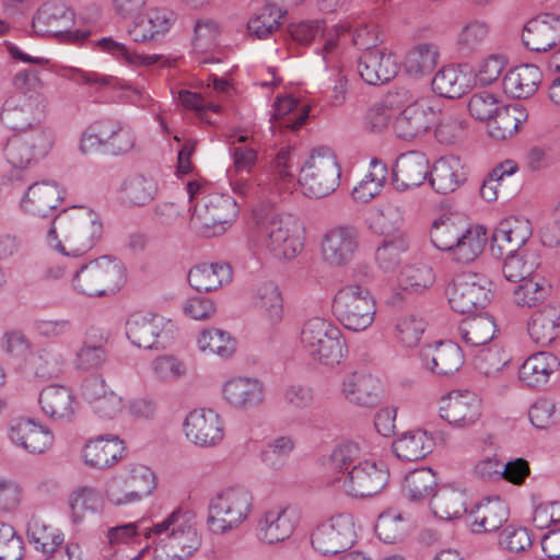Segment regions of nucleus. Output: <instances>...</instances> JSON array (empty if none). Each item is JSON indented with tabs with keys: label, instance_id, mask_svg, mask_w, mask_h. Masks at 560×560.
<instances>
[{
	"label": "nucleus",
	"instance_id": "14",
	"mask_svg": "<svg viewBox=\"0 0 560 560\" xmlns=\"http://www.w3.org/2000/svg\"><path fill=\"white\" fill-rule=\"evenodd\" d=\"M451 307L460 314L483 308L490 300V281L483 275L462 272L446 288Z\"/></svg>",
	"mask_w": 560,
	"mask_h": 560
},
{
	"label": "nucleus",
	"instance_id": "5",
	"mask_svg": "<svg viewBox=\"0 0 560 560\" xmlns=\"http://www.w3.org/2000/svg\"><path fill=\"white\" fill-rule=\"evenodd\" d=\"M300 339L307 355L325 365L338 364L347 352L341 330L322 317L307 319L302 326Z\"/></svg>",
	"mask_w": 560,
	"mask_h": 560
},
{
	"label": "nucleus",
	"instance_id": "45",
	"mask_svg": "<svg viewBox=\"0 0 560 560\" xmlns=\"http://www.w3.org/2000/svg\"><path fill=\"white\" fill-rule=\"evenodd\" d=\"M457 330L466 346L483 348L494 338L497 325L492 316L479 314L462 320Z\"/></svg>",
	"mask_w": 560,
	"mask_h": 560
},
{
	"label": "nucleus",
	"instance_id": "56",
	"mask_svg": "<svg viewBox=\"0 0 560 560\" xmlns=\"http://www.w3.org/2000/svg\"><path fill=\"white\" fill-rule=\"evenodd\" d=\"M285 13L284 10L275 3H267L248 21V33L259 39L267 38L278 30Z\"/></svg>",
	"mask_w": 560,
	"mask_h": 560
},
{
	"label": "nucleus",
	"instance_id": "52",
	"mask_svg": "<svg viewBox=\"0 0 560 560\" xmlns=\"http://www.w3.org/2000/svg\"><path fill=\"white\" fill-rule=\"evenodd\" d=\"M121 191L129 203L144 206L154 198L158 186L153 177L136 173L124 180Z\"/></svg>",
	"mask_w": 560,
	"mask_h": 560
},
{
	"label": "nucleus",
	"instance_id": "46",
	"mask_svg": "<svg viewBox=\"0 0 560 560\" xmlns=\"http://www.w3.org/2000/svg\"><path fill=\"white\" fill-rule=\"evenodd\" d=\"M526 119L527 114L522 106H503L488 122V133L495 140H505L515 135Z\"/></svg>",
	"mask_w": 560,
	"mask_h": 560
},
{
	"label": "nucleus",
	"instance_id": "36",
	"mask_svg": "<svg viewBox=\"0 0 560 560\" xmlns=\"http://www.w3.org/2000/svg\"><path fill=\"white\" fill-rule=\"evenodd\" d=\"M527 331L535 343L551 345L560 336V306L547 305L535 312L527 323Z\"/></svg>",
	"mask_w": 560,
	"mask_h": 560
},
{
	"label": "nucleus",
	"instance_id": "58",
	"mask_svg": "<svg viewBox=\"0 0 560 560\" xmlns=\"http://www.w3.org/2000/svg\"><path fill=\"white\" fill-rule=\"evenodd\" d=\"M438 478L431 468H421L410 471L404 482V492L411 501H420L428 498Z\"/></svg>",
	"mask_w": 560,
	"mask_h": 560
},
{
	"label": "nucleus",
	"instance_id": "16",
	"mask_svg": "<svg viewBox=\"0 0 560 560\" xmlns=\"http://www.w3.org/2000/svg\"><path fill=\"white\" fill-rule=\"evenodd\" d=\"M74 14L66 3L57 0L44 2L36 11L32 27L40 36H52L61 42L74 43L79 35L71 31Z\"/></svg>",
	"mask_w": 560,
	"mask_h": 560
},
{
	"label": "nucleus",
	"instance_id": "23",
	"mask_svg": "<svg viewBox=\"0 0 560 560\" xmlns=\"http://www.w3.org/2000/svg\"><path fill=\"white\" fill-rule=\"evenodd\" d=\"M296 523L294 510L275 506L260 515L257 523V537L269 545L284 541L293 534Z\"/></svg>",
	"mask_w": 560,
	"mask_h": 560
},
{
	"label": "nucleus",
	"instance_id": "4",
	"mask_svg": "<svg viewBox=\"0 0 560 560\" xmlns=\"http://www.w3.org/2000/svg\"><path fill=\"white\" fill-rule=\"evenodd\" d=\"M296 152L292 147L281 148L275 155L270 173L266 179H259L257 183L246 180H232L233 190L242 196H255L261 201L265 199L270 203H276L283 194H290L294 187V172L296 166Z\"/></svg>",
	"mask_w": 560,
	"mask_h": 560
},
{
	"label": "nucleus",
	"instance_id": "11",
	"mask_svg": "<svg viewBox=\"0 0 560 560\" xmlns=\"http://www.w3.org/2000/svg\"><path fill=\"white\" fill-rule=\"evenodd\" d=\"M55 140L54 130L44 125L19 131L7 141L5 159L15 168H30L49 154Z\"/></svg>",
	"mask_w": 560,
	"mask_h": 560
},
{
	"label": "nucleus",
	"instance_id": "62",
	"mask_svg": "<svg viewBox=\"0 0 560 560\" xmlns=\"http://www.w3.org/2000/svg\"><path fill=\"white\" fill-rule=\"evenodd\" d=\"M372 171L353 188L352 196L355 200L368 202L378 192L386 178V165L380 161H372Z\"/></svg>",
	"mask_w": 560,
	"mask_h": 560
},
{
	"label": "nucleus",
	"instance_id": "55",
	"mask_svg": "<svg viewBox=\"0 0 560 560\" xmlns=\"http://www.w3.org/2000/svg\"><path fill=\"white\" fill-rule=\"evenodd\" d=\"M435 276L430 266L412 264L405 266L398 276V287L407 293H421L430 288Z\"/></svg>",
	"mask_w": 560,
	"mask_h": 560
},
{
	"label": "nucleus",
	"instance_id": "43",
	"mask_svg": "<svg viewBox=\"0 0 560 560\" xmlns=\"http://www.w3.org/2000/svg\"><path fill=\"white\" fill-rule=\"evenodd\" d=\"M433 514L445 521L460 517L466 511V493L451 486H443L433 494L430 502Z\"/></svg>",
	"mask_w": 560,
	"mask_h": 560
},
{
	"label": "nucleus",
	"instance_id": "34",
	"mask_svg": "<svg viewBox=\"0 0 560 560\" xmlns=\"http://www.w3.org/2000/svg\"><path fill=\"white\" fill-rule=\"evenodd\" d=\"M342 393L346 399L361 407H373L381 398V384L370 374L353 373L342 383Z\"/></svg>",
	"mask_w": 560,
	"mask_h": 560
},
{
	"label": "nucleus",
	"instance_id": "53",
	"mask_svg": "<svg viewBox=\"0 0 560 560\" xmlns=\"http://www.w3.org/2000/svg\"><path fill=\"white\" fill-rule=\"evenodd\" d=\"M409 247L404 233L384 238L375 252V261L384 272H393L402 261V255Z\"/></svg>",
	"mask_w": 560,
	"mask_h": 560
},
{
	"label": "nucleus",
	"instance_id": "19",
	"mask_svg": "<svg viewBox=\"0 0 560 560\" xmlns=\"http://www.w3.org/2000/svg\"><path fill=\"white\" fill-rule=\"evenodd\" d=\"M184 433L189 442L199 447H213L224 438V423L212 409H194L185 418Z\"/></svg>",
	"mask_w": 560,
	"mask_h": 560
},
{
	"label": "nucleus",
	"instance_id": "18",
	"mask_svg": "<svg viewBox=\"0 0 560 560\" xmlns=\"http://www.w3.org/2000/svg\"><path fill=\"white\" fill-rule=\"evenodd\" d=\"M360 244L359 231L352 225H336L322 236L320 254L326 264L341 267L350 262Z\"/></svg>",
	"mask_w": 560,
	"mask_h": 560
},
{
	"label": "nucleus",
	"instance_id": "39",
	"mask_svg": "<svg viewBox=\"0 0 560 560\" xmlns=\"http://www.w3.org/2000/svg\"><path fill=\"white\" fill-rule=\"evenodd\" d=\"M232 280V269L228 264H201L188 272V282L198 292H210Z\"/></svg>",
	"mask_w": 560,
	"mask_h": 560
},
{
	"label": "nucleus",
	"instance_id": "12",
	"mask_svg": "<svg viewBox=\"0 0 560 560\" xmlns=\"http://www.w3.org/2000/svg\"><path fill=\"white\" fill-rule=\"evenodd\" d=\"M237 213V203L231 196L210 195L194 207L190 226L207 237L220 235L235 221Z\"/></svg>",
	"mask_w": 560,
	"mask_h": 560
},
{
	"label": "nucleus",
	"instance_id": "8",
	"mask_svg": "<svg viewBox=\"0 0 560 560\" xmlns=\"http://www.w3.org/2000/svg\"><path fill=\"white\" fill-rule=\"evenodd\" d=\"M332 312L346 329L363 331L375 319L376 303L366 287L350 283L337 291L332 300Z\"/></svg>",
	"mask_w": 560,
	"mask_h": 560
},
{
	"label": "nucleus",
	"instance_id": "31",
	"mask_svg": "<svg viewBox=\"0 0 560 560\" xmlns=\"http://www.w3.org/2000/svg\"><path fill=\"white\" fill-rule=\"evenodd\" d=\"M223 397L235 409L246 410L259 406L265 398L264 385L256 378L233 377L222 389Z\"/></svg>",
	"mask_w": 560,
	"mask_h": 560
},
{
	"label": "nucleus",
	"instance_id": "32",
	"mask_svg": "<svg viewBox=\"0 0 560 560\" xmlns=\"http://www.w3.org/2000/svg\"><path fill=\"white\" fill-rule=\"evenodd\" d=\"M10 439L30 453L40 454L52 445L54 435L31 419H18L10 428Z\"/></svg>",
	"mask_w": 560,
	"mask_h": 560
},
{
	"label": "nucleus",
	"instance_id": "54",
	"mask_svg": "<svg viewBox=\"0 0 560 560\" xmlns=\"http://www.w3.org/2000/svg\"><path fill=\"white\" fill-rule=\"evenodd\" d=\"M197 342L200 351L223 359L232 357L236 350V340L228 331L219 328L203 329Z\"/></svg>",
	"mask_w": 560,
	"mask_h": 560
},
{
	"label": "nucleus",
	"instance_id": "44",
	"mask_svg": "<svg viewBox=\"0 0 560 560\" xmlns=\"http://www.w3.org/2000/svg\"><path fill=\"white\" fill-rule=\"evenodd\" d=\"M433 446V439L427 431L413 430L405 432L394 441L393 452L402 460L415 462L429 455Z\"/></svg>",
	"mask_w": 560,
	"mask_h": 560
},
{
	"label": "nucleus",
	"instance_id": "1",
	"mask_svg": "<svg viewBox=\"0 0 560 560\" xmlns=\"http://www.w3.org/2000/svg\"><path fill=\"white\" fill-rule=\"evenodd\" d=\"M102 234L103 224L97 213L72 207L54 218L47 231V243L65 256L78 257L92 249Z\"/></svg>",
	"mask_w": 560,
	"mask_h": 560
},
{
	"label": "nucleus",
	"instance_id": "35",
	"mask_svg": "<svg viewBox=\"0 0 560 560\" xmlns=\"http://www.w3.org/2000/svg\"><path fill=\"white\" fill-rule=\"evenodd\" d=\"M133 19V26L129 33L137 43L155 40L168 32L172 25V13L160 8H152Z\"/></svg>",
	"mask_w": 560,
	"mask_h": 560
},
{
	"label": "nucleus",
	"instance_id": "10",
	"mask_svg": "<svg viewBox=\"0 0 560 560\" xmlns=\"http://www.w3.org/2000/svg\"><path fill=\"white\" fill-rule=\"evenodd\" d=\"M397 96L409 104L395 116L393 130L397 138L411 141L424 135L438 119L441 113L440 101L435 97L413 100L409 90L401 88L395 92Z\"/></svg>",
	"mask_w": 560,
	"mask_h": 560
},
{
	"label": "nucleus",
	"instance_id": "50",
	"mask_svg": "<svg viewBox=\"0 0 560 560\" xmlns=\"http://www.w3.org/2000/svg\"><path fill=\"white\" fill-rule=\"evenodd\" d=\"M470 86L468 75L454 66L443 67L432 79V89L446 98H458Z\"/></svg>",
	"mask_w": 560,
	"mask_h": 560
},
{
	"label": "nucleus",
	"instance_id": "51",
	"mask_svg": "<svg viewBox=\"0 0 560 560\" xmlns=\"http://www.w3.org/2000/svg\"><path fill=\"white\" fill-rule=\"evenodd\" d=\"M466 225L467 222L458 217L435 220L430 232L431 242L440 250L452 252Z\"/></svg>",
	"mask_w": 560,
	"mask_h": 560
},
{
	"label": "nucleus",
	"instance_id": "37",
	"mask_svg": "<svg viewBox=\"0 0 560 560\" xmlns=\"http://www.w3.org/2000/svg\"><path fill=\"white\" fill-rule=\"evenodd\" d=\"M542 80L535 65H521L511 69L503 78L504 92L514 98H527L536 93Z\"/></svg>",
	"mask_w": 560,
	"mask_h": 560
},
{
	"label": "nucleus",
	"instance_id": "26",
	"mask_svg": "<svg viewBox=\"0 0 560 560\" xmlns=\"http://www.w3.org/2000/svg\"><path fill=\"white\" fill-rule=\"evenodd\" d=\"M165 320L162 316L145 312H136L126 323V335L137 347L152 349L158 346V338L163 331Z\"/></svg>",
	"mask_w": 560,
	"mask_h": 560
},
{
	"label": "nucleus",
	"instance_id": "22",
	"mask_svg": "<svg viewBox=\"0 0 560 560\" xmlns=\"http://www.w3.org/2000/svg\"><path fill=\"white\" fill-rule=\"evenodd\" d=\"M524 45L532 51L546 52L560 43V18L546 13L532 19L522 33Z\"/></svg>",
	"mask_w": 560,
	"mask_h": 560
},
{
	"label": "nucleus",
	"instance_id": "15",
	"mask_svg": "<svg viewBox=\"0 0 560 560\" xmlns=\"http://www.w3.org/2000/svg\"><path fill=\"white\" fill-rule=\"evenodd\" d=\"M312 546L322 555H336L351 548L355 541L353 517L341 513L318 525L311 536Z\"/></svg>",
	"mask_w": 560,
	"mask_h": 560
},
{
	"label": "nucleus",
	"instance_id": "30",
	"mask_svg": "<svg viewBox=\"0 0 560 560\" xmlns=\"http://www.w3.org/2000/svg\"><path fill=\"white\" fill-rule=\"evenodd\" d=\"M63 199V190L57 183L43 180L31 185L21 206L27 213L47 217Z\"/></svg>",
	"mask_w": 560,
	"mask_h": 560
},
{
	"label": "nucleus",
	"instance_id": "13",
	"mask_svg": "<svg viewBox=\"0 0 560 560\" xmlns=\"http://www.w3.org/2000/svg\"><path fill=\"white\" fill-rule=\"evenodd\" d=\"M389 481V471L382 462L364 459L345 475L335 476L334 487L353 498H370L380 493Z\"/></svg>",
	"mask_w": 560,
	"mask_h": 560
},
{
	"label": "nucleus",
	"instance_id": "9",
	"mask_svg": "<svg viewBox=\"0 0 560 560\" xmlns=\"http://www.w3.org/2000/svg\"><path fill=\"white\" fill-rule=\"evenodd\" d=\"M341 170L335 152L328 147L312 151L308 160L300 170L299 183L305 195L323 198L339 186Z\"/></svg>",
	"mask_w": 560,
	"mask_h": 560
},
{
	"label": "nucleus",
	"instance_id": "61",
	"mask_svg": "<svg viewBox=\"0 0 560 560\" xmlns=\"http://www.w3.org/2000/svg\"><path fill=\"white\" fill-rule=\"evenodd\" d=\"M27 536L30 542L34 545L35 549L40 550L43 553H48L63 544V535L57 529L42 523L38 520H33L28 524Z\"/></svg>",
	"mask_w": 560,
	"mask_h": 560
},
{
	"label": "nucleus",
	"instance_id": "2",
	"mask_svg": "<svg viewBox=\"0 0 560 560\" xmlns=\"http://www.w3.org/2000/svg\"><path fill=\"white\" fill-rule=\"evenodd\" d=\"M258 246L279 260L294 259L304 247V232L291 215L276 213L259 205L253 210Z\"/></svg>",
	"mask_w": 560,
	"mask_h": 560
},
{
	"label": "nucleus",
	"instance_id": "28",
	"mask_svg": "<svg viewBox=\"0 0 560 560\" xmlns=\"http://www.w3.org/2000/svg\"><path fill=\"white\" fill-rule=\"evenodd\" d=\"M252 304L259 318L270 328L283 319V299L278 285L265 281L256 285L252 293Z\"/></svg>",
	"mask_w": 560,
	"mask_h": 560
},
{
	"label": "nucleus",
	"instance_id": "60",
	"mask_svg": "<svg viewBox=\"0 0 560 560\" xmlns=\"http://www.w3.org/2000/svg\"><path fill=\"white\" fill-rule=\"evenodd\" d=\"M296 103L291 97L279 98L275 104L271 121L278 124L279 128H289L293 131L300 129L308 117V109L303 107L300 112H294Z\"/></svg>",
	"mask_w": 560,
	"mask_h": 560
},
{
	"label": "nucleus",
	"instance_id": "17",
	"mask_svg": "<svg viewBox=\"0 0 560 560\" xmlns=\"http://www.w3.org/2000/svg\"><path fill=\"white\" fill-rule=\"evenodd\" d=\"M47 106L48 98L45 94L10 96L3 103L0 118L5 126L13 130L31 129L40 125Z\"/></svg>",
	"mask_w": 560,
	"mask_h": 560
},
{
	"label": "nucleus",
	"instance_id": "24",
	"mask_svg": "<svg viewBox=\"0 0 560 560\" xmlns=\"http://www.w3.org/2000/svg\"><path fill=\"white\" fill-rule=\"evenodd\" d=\"M428 158L419 151L400 154L393 167V185L404 191L421 186L430 174Z\"/></svg>",
	"mask_w": 560,
	"mask_h": 560
},
{
	"label": "nucleus",
	"instance_id": "6",
	"mask_svg": "<svg viewBox=\"0 0 560 560\" xmlns=\"http://www.w3.org/2000/svg\"><path fill=\"white\" fill-rule=\"evenodd\" d=\"M125 282V267L118 259L102 256L83 265L71 279L75 292L86 296H107Z\"/></svg>",
	"mask_w": 560,
	"mask_h": 560
},
{
	"label": "nucleus",
	"instance_id": "64",
	"mask_svg": "<svg viewBox=\"0 0 560 560\" xmlns=\"http://www.w3.org/2000/svg\"><path fill=\"white\" fill-rule=\"evenodd\" d=\"M65 357L57 348H45L38 351L32 359L34 373L38 377H57L63 369Z\"/></svg>",
	"mask_w": 560,
	"mask_h": 560
},
{
	"label": "nucleus",
	"instance_id": "29",
	"mask_svg": "<svg viewBox=\"0 0 560 560\" xmlns=\"http://www.w3.org/2000/svg\"><path fill=\"white\" fill-rule=\"evenodd\" d=\"M38 404L43 413L54 421H71L77 410L71 389L58 384L45 387L39 393Z\"/></svg>",
	"mask_w": 560,
	"mask_h": 560
},
{
	"label": "nucleus",
	"instance_id": "41",
	"mask_svg": "<svg viewBox=\"0 0 560 560\" xmlns=\"http://www.w3.org/2000/svg\"><path fill=\"white\" fill-rule=\"evenodd\" d=\"M460 160L455 155L439 159L430 172V184L439 194L456 190L464 180Z\"/></svg>",
	"mask_w": 560,
	"mask_h": 560
},
{
	"label": "nucleus",
	"instance_id": "38",
	"mask_svg": "<svg viewBox=\"0 0 560 560\" xmlns=\"http://www.w3.org/2000/svg\"><path fill=\"white\" fill-rule=\"evenodd\" d=\"M560 366L558 358L550 352H537L525 360L520 368L521 382L529 387H538L549 381L550 375Z\"/></svg>",
	"mask_w": 560,
	"mask_h": 560
},
{
	"label": "nucleus",
	"instance_id": "63",
	"mask_svg": "<svg viewBox=\"0 0 560 560\" xmlns=\"http://www.w3.org/2000/svg\"><path fill=\"white\" fill-rule=\"evenodd\" d=\"M362 447L358 442L345 441L338 444L330 454V464L335 476L345 475L362 459Z\"/></svg>",
	"mask_w": 560,
	"mask_h": 560
},
{
	"label": "nucleus",
	"instance_id": "21",
	"mask_svg": "<svg viewBox=\"0 0 560 560\" xmlns=\"http://www.w3.org/2000/svg\"><path fill=\"white\" fill-rule=\"evenodd\" d=\"M440 416L455 428H469L481 417V400L468 390L452 392L442 399Z\"/></svg>",
	"mask_w": 560,
	"mask_h": 560
},
{
	"label": "nucleus",
	"instance_id": "7",
	"mask_svg": "<svg viewBox=\"0 0 560 560\" xmlns=\"http://www.w3.org/2000/svg\"><path fill=\"white\" fill-rule=\"evenodd\" d=\"M154 536L162 537L172 558L185 559L197 551L201 545V537L197 529L194 512L177 508L165 518L151 526Z\"/></svg>",
	"mask_w": 560,
	"mask_h": 560
},
{
	"label": "nucleus",
	"instance_id": "25",
	"mask_svg": "<svg viewBox=\"0 0 560 560\" xmlns=\"http://www.w3.org/2000/svg\"><path fill=\"white\" fill-rule=\"evenodd\" d=\"M360 77L371 85L387 83L398 72L396 57L386 49H368L358 61Z\"/></svg>",
	"mask_w": 560,
	"mask_h": 560
},
{
	"label": "nucleus",
	"instance_id": "47",
	"mask_svg": "<svg viewBox=\"0 0 560 560\" xmlns=\"http://www.w3.org/2000/svg\"><path fill=\"white\" fill-rule=\"evenodd\" d=\"M453 250V258L460 264L474 261L485 249L487 232L482 225H469L467 223L464 233L459 236Z\"/></svg>",
	"mask_w": 560,
	"mask_h": 560
},
{
	"label": "nucleus",
	"instance_id": "40",
	"mask_svg": "<svg viewBox=\"0 0 560 560\" xmlns=\"http://www.w3.org/2000/svg\"><path fill=\"white\" fill-rule=\"evenodd\" d=\"M504 256L502 272L505 279L511 282L535 276L534 272L541 262L539 252L533 245L513 253L504 254Z\"/></svg>",
	"mask_w": 560,
	"mask_h": 560
},
{
	"label": "nucleus",
	"instance_id": "49",
	"mask_svg": "<svg viewBox=\"0 0 560 560\" xmlns=\"http://www.w3.org/2000/svg\"><path fill=\"white\" fill-rule=\"evenodd\" d=\"M513 290V301L521 307H534L544 303L551 293V284L545 277L535 275L518 281Z\"/></svg>",
	"mask_w": 560,
	"mask_h": 560
},
{
	"label": "nucleus",
	"instance_id": "48",
	"mask_svg": "<svg viewBox=\"0 0 560 560\" xmlns=\"http://www.w3.org/2000/svg\"><path fill=\"white\" fill-rule=\"evenodd\" d=\"M439 59L440 49L435 44H418L406 55L405 68L410 75L420 78L431 74L436 68Z\"/></svg>",
	"mask_w": 560,
	"mask_h": 560
},
{
	"label": "nucleus",
	"instance_id": "57",
	"mask_svg": "<svg viewBox=\"0 0 560 560\" xmlns=\"http://www.w3.org/2000/svg\"><path fill=\"white\" fill-rule=\"evenodd\" d=\"M510 360L509 354L503 349L497 346H486L474 355V366L486 377H497Z\"/></svg>",
	"mask_w": 560,
	"mask_h": 560
},
{
	"label": "nucleus",
	"instance_id": "20",
	"mask_svg": "<svg viewBox=\"0 0 560 560\" xmlns=\"http://www.w3.org/2000/svg\"><path fill=\"white\" fill-rule=\"evenodd\" d=\"M533 235L532 223L523 217H510L501 221L491 236L490 249L497 257L513 253L533 245L529 240Z\"/></svg>",
	"mask_w": 560,
	"mask_h": 560
},
{
	"label": "nucleus",
	"instance_id": "3",
	"mask_svg": "<svg viewBox=\"0 0 560 560\" xmlns=\"http://www.w3.org/2000/svg\"><path fill=\"white\" fill-rule=\"evenodd\" d=\"M254 495L242 486L228 487L213 495L208 504L207 525L212 534L225 535L248 520Z\"/></svg>",
	"mask_w": 560,
	"mask_h": 560
},
{
	"label": "nucleus",
	"instance_id": "42",
	"mask_svg": "<svg viewBox=\"0 0 560 560\" xmlns=\"http://www.w3.org/2000/svg\"><path fill=\"white\" fill-rule=\"evenodd\" d=\"M124 450L122 441L117 436L112 439L100 436L85 444L83 457L86 465L103 469L115 464L121 457Z\"/></svg>",
	"mask_w": 560,
	"mask_h": 560
},
{
	"label": "nucleus",
	"instance_id": "27",
	"mask_svg": "<svg viewBox=\"0 0 560 560\" xmlns=\"http://www.w3.org/2000/svg\"><path fill=\"white\" fill-rule=\"evenodd\" d=\"M423 365L432 373L446 376L457 372L464 363V355L458 345L439 342L421 350Z\"/></svg>",
	"mask_w": 560,
	"mask_h": 560
},
{
	"label": "nucleus",
	"instance_id": "33",
	"mask_svg": "<svg viewBox=\"0 0 560 560\" xmlns=\"http://www.w3.org/2000/svg\"><path fill=\"white\" fill-rule=\"evenodd\" d=\"M510 516L508 504L500 498L486 499L470 512V527L474 533L498 530Z\"/></svg>",
	"mask_w": 560,
	"mask_h": 560
},
{
	"label": "nucleus",
	"instance_id": "59",
	"mask_svg": "<svg viewBox=\"0 0 560 560\" xmlns=\"http://www.w3.org/2000/svg\"><path fill=\"white\" fill-rule=\"evenodd\" d=\"M438 119L434 136L440 143L454 144L464 138L466 124L462 115L454 110H441Z\"/></svg>",
	"mask_w": 560,
	"mask_h": 560
}]
</instances>
